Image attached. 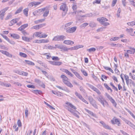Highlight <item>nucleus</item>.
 Masks as SVG:
<instances>
[{
    "label": "nucleus",
    "mask_w": 135,
    "mask_h": 135,
    "mask_svg": "<svg viewBox=\"0 0 135 135\" xmlns=\"http://www.w3.org/2000/svg\"><path fill=\"white\" fill-rule=\"evenodd\" d=\"M97 99L103 107H108L109 106L108 103L102 95H99L97 97Z\"/></svg>",
    "instance_id": "1"
},
{
    "label": "nucleus",
    "mask_w": 135,
    "mask_h": 135,
    "mask_svg": "<svg viewBox=\"0 0 135 135\" xmlns=\"http://www.w3.org/2000/svg\"><path fill=\"white\" fill-rule=\"evenodd\" d=\"M47 35L45 33H44L43 32L41 31L35 32L33 33V37H35L40 38H45L47 37Z\"/></svg>",
    "instance_id": "2"
},
{
    "label": "nucleus",
    "mask_w": 135,
    "mask_h": 135,
    "mask_svg": "<svg viewBox=\"0 0 135 135\" xmlns=\"http://www.w3.org/2000/svg\"><path fill=\"white\" fill-rule=\"evenodd\" d=\"M66 108L70 113L76 110V108L75 106L69 102H67L66 103Z\"/></svg>",
    "instance_id": "3"
},
{
    "label": "nucleus",
    "mask_w": 135,
    "mask_h": 135,
    "mask_svg": "<svg viewBox=\"0 0 135 135\" xmlns=\"http://www.w3.org/2000/svg\"><path fill=\"white\" fill-rule=\"evenodd\" d=\"M66 38V37L64 35H57L54 37L52 40L55 41H63Z\"/></svg>",
    "instance_id": "4"
},
{
    "label": "nucleus",
    "mask_w": 135,
    "mask_h": 135,
    "mask_svg": "<svg viewBox=\"0 0 135 135\" xmlns=\"http://www.w3.org/2000/svg\"><path fill=\"white\" fill-rule=\"evenodd\" d=\"M105 95L109 99L110 102L113 104V105L115 107L117 105V103L115 100L112 98L107 93H105Z\"/></svg>",
    "instance_id": "5"
},
{
    "label": "nucleus",
    "mask_w": 135,
    "mask_h": 135,
    "mask_svg": "<svg viewBox=\"0 0 135 135\" xmlns=\"http://www.w3.org/2000/svg\"><path fill=\"white\" fill-rule=\"evenodd\" d=\"M111 122L113 124H116L119 126H120L121 124L120 122L118 119L115 118V117H114L111 120Z\"/></svg>",
    "instance_id": "6"
},
{
    "label": "nucleus",
    "mask_w": 135,
    "mask_h": 135,
    "mask_svg": "<svg viewBox=\"0 0 135 135\" xmlns=\"http://www.w3.org/2000/svg\"><path fill=\"white\" fill-rule=\"evenodd\" d=\"M86 84L90 88L94 91H95L98 94H99V95L101 94V92L97 88H96L94 86H93L92 85H91V84H89L87 83Z\"/></svg>",
    "instance_id": "7"
},
{
    "label": "nucleus",
    "mask_w": 135,
    "mask_h": 135,
    "mask_svg": "<svg viewBox=\"0 0 135 135\" xmlns=\"http://www.w3.org/2000/svg\"><path fill=\"white\" fill-rule=\"evenodd\" d=\"M77 28V27L76 26L69 28L66 29V32L68 33H73L76 31Z\"/></svg>",
    "instance_id": "8"
},
{
    "label": "nucleus",
    "mask_w": 135,
    "mask_h": 135,
    "mask_svg": "<svg viewBox=\"0 0 135 135\" xmlns=\"http://www.w3.org/2000/svg\"><path fill=\"white\" fill-rule=\"evenodd\" d=\"M99 123H101L103 126V127L106 129H108L109 130H112L114 131V130L113 129L110 127L108 125L106 124L103 121H100Z\"/></svg>",
    "instance_id": "9"
},
{
    "label": "nucleus",
    "mask_w": 135,
    "mask_h": 135,
    "mask_svg": "<svg viewBox=\"0 0 135 135\" xmlns=\"http://www.w3.org/2000/svg\"><path fill=\"white\" fill-rule=\"evenodd\" d=\"M97 20L102 24L105 21H107L108 20L104 17H100L97 18Z\"/></svg>",
    "instance_id": "10"
},
{
    "label": "nucleus",
    "mask_w": 135,
    "mask_h": 135,
    "mask_svg": "<svg viewBox=\"0 0 135 135\" xmlns=\"http://www.w3.org/2000/svg\"><path fill=\"white\" fill-rule=\"evenodd\" d=\"M8 8V7H7L4 9H3L0 12V15L1 16V20H3V16L4 15V13L5 11L7 10Z\"/></svg>",
    "instance_id": "11"
},
{
    "label": "nucleus",
    "mask_w": 135,
    "mask_h": 135,
    "mask_svg": "<svg viewBox=\"0 0 135 135\" xmlns=\"http://www.w3.org/2000/svg\"><path fill=\"white\" fill-rule=\"evenodd\" d=\"M61 49V51H68L69 50H73L72 47L68 48L67 47L62 45Z\"/></svg>",
    "instance_id": "12"
},
{
    "label": "nucleus",
    "mask_w": 135,
    "mask_h": 135,
    "mask_svg": "<svg viewBox=\"0 0 135 135\" xmlns=\"http://www.w3.org/2000/svg\"><path fill=\"white\" fill-rule=\"evenodd\" d=\"M71 70L78 78L80 80H83V78L82 77L80 76L78 72L74 70L73 69H71Z\"/></svg>",
    "instance_id": "13"
},
{
    "label": "nucleus",
    "mask_w": 135,
    "mask_h": 135,
    "mask_svg": "<svg viewBox=\"0 0 135 135\" xmlns=\"http://www.w3.org/2000/svg\"><path fill=\"white\" fill-rule=\"evenodd\" d=\"M19 18H17L12 20L10 22L9 24V26H12L14 25L15 23L19 21Z\"/></svg>",
    "instance_id": "14"
},
{
    "label": "nucleus",
    "mask_w": 135,
    "mask_h": 135,
    "mask_svg": "<svg viewBox=\"0 0 135 135\" xmlns=\"http://www.w3.org/2000/svg\"><path fill=\"white\" fill-rule=\"evenodd\" d=\"M40 2H33L29 3L28 6L30 7H31L34 5H38L40 4Z\"/></svg>",
    "instance_id": "15"
},
{
    "label": "nucleus",
    "mask_w": 135,
    "mask_h": 135,
    "mask_svg": "<svg viewBox=\"0 0 135 135\" xmlns=\"http://www.w3.org/2000/svg\"><path fill=\"white\" fill-rule=\"evenodd\" d=\"M44 48L50 50H54L56 49V47L49 45H46L44 46Z\"/></svg>",
    "instance_id": "16"
},
{
    "label": "nucleus",
    "mask_w": 135,
    "mask_h": 135,
    "mask_svg": "<svg viewBox=\"0 0 135 135\" xmlns=\"http://www.w3.org/2000/svg\"><path fill=\"white\" fill-rule=\"evenodd\" d=\"M122 119L129 126L131 127L133 124L130 121L128 120L125 118L122 117Z\"/></svg>",
    "instance_id": "17"
},
{
    "label": "nucleus",
    "mask_w": 135,
    "mask_h": 135,
    "mask_svg": "<svg viewBox=\"0 0 135 135\" xmlns=\"http://www.w3.org/2000/svg\"><path fill=\"white\" fill-rule=\"evenodd\" d=\"M74 42L71 40H65L63 41V43L68 45H71L74 44Z\"/></svg>",
    "instance_id": "18"
},
{
    "label": "nucleus",
    "mask_w": 135,
    "mask_h": 135,
    "mask_svg": "<svg viewBox=\"0 0 135 135\" xmlns=\"http://www.w3.org/2000/svg\"><path fill=\"white\" fill-rule=\"evenodd\" d=\"M62 71L63 72H65L68 75H70L71 76L73 77V75L68 70L64 69H62Z\"/></svg>",
    "instance_id": "19"
},
{
    "label": "nucleus",
    "mask_w": 135,
    "mask_h": 135,
    "mask_svg": "<svg viewBox=\"0 0 135 135\" xmlns=\"http://www.w3.org/2000/svg\"><path fill=\"white\" fill-rule=\"evenodd\" d=\"M0 85L5 86L7 87H8L11 86V84L9 83H6L4 82H1Z\"/></svg>",
    "instance_id": "20"
},
{
    "label": "nucleus",
    "mask_w": 135,
    "mask_h": 135,
    "mask_svg": "<svg viewBox=\"0 0 135 135\" xmlns=\"http://www.w3.org/2000/svg\"><path fill=\"white\" fill-rule=\"evenodd\" d=\"M84 47L83 45H79L72 47V50H77L78 49L82 48Z\"/></svg>",
    "instance_id": "21"
},
{
    "label": "nucleus",
    "mask_w": 135,
    "mask_h": 135,
    "mask_svg": "<svg viewBox=\"0 0 135 135\" xmlns=\"http://www.w3.org/2000/svg\"><path fill=\"white\" fill-rule=\"evenodd\" d=\"M63 83L68 86L70 88L72 87L73 86L72 84L69 81H68V80L64 81Z\"/></svg>",
    "instance_id": "22"
},
{
    "label": "nucleus",
    "mask_w": 135,
    "mask_h": 135,
    "mask_svg": "<svg viewBox=\"0 0 135 135\" xmlns=\"http://www.w3.org/2000/svg\"><path fill=\"white\" fill-rule=\"evenodd\" d=\"M28 26V24L27 23L24 24L22 25L20 27L18 28V30L22 31L26 28Z\"/></svg>",
    "instance_id": "23"
},
{
    "label": "nucleus",
    "mask_w": 135,
    "mask_h": 135,
    "mask_svg": "<svg viewBox=\"0 0 135 135\" xmlns=\"http://www.w3.org/2000/svg\"><path fill=\"white\" fill-rule=\"evenodd\" d=\"M11 37L13 38L18 39L20 38V36L18 35L16 33L10 34Z\"/></svg>",
    "instance_id": "24"
},
{
    "label": "nucleus",
    "mask_w": 135,
    "mask_h": 135,
    "mask_svg": "<svg viewBox=\"0 0 135 135\" xmlns=\"http://www.w3.org/2000/svg\"><path fill=\"white\" fill-rule=\"evenodd\" d=\"M126 30L128 32L130 33V34L132 36H134V34L132 33L133 31V29L132 28H127Z\"/></svg>",
    "instance_id": "25"
},
{
    "label": "nucleus",
    "mask_w": 135,
    "mask_h": 135,
    "mask_svg": "<svg viewBox=\"0 0 135 135\" xmlns=\"http://www.w3.org/2000/svg\"><path fill=\"white\" fill-rule=\"evenodd\" d=\"M66 4H63L60 6V9L61 10H62L64 11H65L66 10Z\"/></svg>",
    "instance_id": "26"
},
{
    "label": "nucleus",
    "mask_w": 135,
    "mask_h": 135,
    "mask_svg": "<svg viewBox=\"0 0 135 135\" xmlns=\"http://www.w3.org/2000/svg\"><path fill=\"white\" fill-rule=\"evenodd\" d=\"M89 25L90 27L93 28L96 26L97 24L94 22H91L89 23Z\"/></svg>",
    "instance_id": "27"
},
{
    "label": "nucleus",
    "mask_w": 135,
    "mask_h": 135,
    "mask_svg": "<svg viewBox=\"0 0 135 135\" xmlns=\"http://www.w3.org/2000/svg\"><path fill=\"white\" fill-rule=\"evenodd\" d=\"M88 99L90 104L94 103V102H95L94 100L91 96L89 97Z\"/></svg>",
    "instance_id": "28"
},
{
    "label": "nucleus",
    "mask_w": 135,
    "mask_h": 135,
    "mask_svg": "<svg viewBox=\"0 0 135 135\" xmlns=\"http://www.w3.org/2000/svg\"><path fill=\"white\" fill-rule=\"evenodd\" d=\"M60 77L62 79L63 82L65 80H68V78L64 75H61L60 76Z\"/></svg>",
    "instance_id": "29"
},
{
    "label": "nucleus",
    "mask_w": 135,
    "mask_h": 135,
    "mask_svg": "<svg viewBox=\"0 0 135 135\" xmlns=\"http://www.w3.org/2000/svg\"><path fill=\"white\" fill-rule=\"evenodd\" d=\"M89 24L87 23H83L80 26V28H84L88 25Z\"/></svg>",
    "instance_id": "30"
},
{
    "label": "nucleus",
    "mask_w": 135,
    "mask_h": 135,
    "mask_svg": "<svg viewBox=\"0 0 135 135\" xmlns=\"http://www.w3.org/2000/svg\"><path fill=\"white\" fill-rule=\"evenodd\" d=\"M76 112H78V113H79V112L76 111V110H74L73 112H72L71 113L75 116L76 117L78 118H79V116L76 113Z\"/></svg>",
    "instance_id": "31"
},
{
    "label": "nucleus",
    "mask_w": 135,
    "mask_h": 135,
    "mask_svg": "<svg viewBox=\"0 0 135 135\" xmlns=\"http://www.w3.org/2000/svg\"><path fill=\"white\" fill-rule=\"evenodd\" d=\"M95 50L96 49L94 48H91L86 50V51L89 52H94Z\"/></svg>",
    "instance_id": "32"
},
{
    "label": "nucleus",
    "mask_w": 135,
    "mask_h": 135,
    "mask_svg": "<svg viewBox=\"0 0 135 135\" xmlns=\"http://www.w3.org/2000/svg\"><path fill=\"white\" fill-rule=\"evenodd\" d=\"M25 61L26 62V63L28 64L32 65H35L34 63L33 62L25 60Z\"/></svg>",
    "instance_id": "33"
},
{
    "label": "nucleus",
    "mask_w": 135,
    "mask_h": 135,
    "mask_svg": "<svg viewBox=\"0 0 135 135\" xmlns=\"http://www.w3.org/2000/svg\"><path fill=\"white\" fill-rule=\"evenodd\" d=\"M49 12V11L48 9H46L44 12L43 15L44 17H46L47 16Z\"/></svg>",
    "instance_id": "34"
},
{
    "label": "nucleus",
    "mask_w": 135,
    "mask_h": 135,
    "mask_svg": "<svg viewBox=\"0 0 135 135\" xmlns=\"http://www.w3.org/2000/svg\"><path fill=\"white\" fill-rule=\"evenodd\" d=\"M119 39V37H112V38H111L110 39V41H117Z\"/></svg>",
    "instance_id": "35"
},
{
    "label": "nucleus",
    "mask_w": 135,
    "mask_h": 135,
    "mask_svg": "<svg viewBox=\"0 0 135 135\" xmlns=\"http://www.w3.org/2000/svg\"><path fill=\"white\" fill-rule=\"evenodd\" d=\"M104 86L108 90H110L111 92H112L113 91L111 89V88L109 87L107 85V84L104 83Z\"/></svg>",
    "instance_id": "36"
},
{
    "label": "nucleus",
    "mask_w": 135,
    "mask_h": 135,
    "mask_svg": "<svg viewBox=\"0 0 135 135\" xmlns=\"http://www.w3.org/2000/svg\"><path fill=\"white\" fill-rule=\"evenodd\" d=\"M19 55L21 57L24 58L26 57H27V55L26 54L22 52H20Z\"/></svg>",
    "instance_id": "37"
},
{
    "label": "nucleus",
    "mask_w": 135,
    "mask_h": 135,
    "mask_svg": "<svg viewBox=\"0 0 135 135\" xmlns=\"http://www.w3.org/2000/svg\"><path fill=\"white\" fill-rule=\"evenodd\" d=\"M127 25L129 26H133L135 25V21L131 22H129L127 23Z\"/></svg>",
    "instance_id": "38"
},
{
    "label": "nucleus",
    "mask_w": 135,
    "mask_h": 135,
    "mask_svg": "<svg viewBox=\"0 0 135 135\" xmlns=\"http://www.w3.org/2000/svg\"><path fill=\"white\" fill-rule=\"evenodd\" d=\"M75 95L81 100L83 98L82 96L79 94L77 92H76L75 93Z\"/></svg>",
    "instance_id": "39"
},
{
    "label": "nucleus",
    "mask_w": 135,
    "mask_h": 135,
    "mask_svg": "<svg viewBox=\"0 0 135 135\" xmlns=\"http://www.w3.org/2000/svg\"><path fill=\"white\" fill-rule=\"evenodd\" d=\"M73 23V22H70L68 23H66L65 25V27H68L70 26Z\"/></svg>",
    "instance_id": "40"
},
{
    "label": "nucleus",
    "mask_w": 135,
    "mask_h": 135,
    "mask_svg": "<svg viewBox=\"0 0 135 135\" xmlns=\"http://www.w3.org/2000/svg\"><path fill=\"white\" fill-rule=\"evenodd\" d=\"M28 9L27 8H26L25 9H24V10L23 11V12L24 14L26 16H28Z\"/></svg>",
    "instance_id": "41"
},
{
    "label": "nucleus",
    "mask_w": 135,
    "mask_h": 135,
    "mask_svg": "<svg viewBox=\"0 0 135 135\" xmlns=\"http://www.w3.org/2000/svg\"><path fill=\"white\" fill-rule=\"evenodd\" d=\"M41 43H47L49 42V40L48 39H41Z\"/></svg>",
    "instance_id": "42"
},
{
    "label": "nucleus",
    "mask_w": 135,
    "mask_h": 135,
    "mask_svg": "<svg viewBox=\"0 0 135 135\" xmlns=\"http://www.w3.org/2000/svg\"><path fill=\"white\" fill-rule=\"evenodd\" d=\"M127 80V82L126 83V84L128 85L129 84H134V83L131 80L129 79Z\"/></svg>",
    "instance_id": "43"
},
{
    "label": "nucleus",
    "mask_w": 135,
    "mask_h": 135,
    "mask_svg": "<svg viewBox=\"0 0 135 135\" xmlns=\"http://www.w3.org/2000/svg\"><path fill=\"white\" fill-rule=\"evenodd\" d=\"M22 9V7H20L15 12V14H17L18 13L21 12Z\"/></svg>",
    "instance_id": "44"
},
{
    "label": "nucleus",
    "mask_w": 135,
    "mask_h": 135,
    "mask_svg": "<svg viewBox=\"0 0 135 135\" xmlns=\"http://www.w3.org/2000/svg\"><path fill=\"white\" fill-rule=\"evenodd\" d=\"M124 51H126V52L130 54H133L134 53V52L130 50H124Z\"/></svg>",
    "instance_id": "45"
},
{
    "label": "nucleus",
    "mask_w": 135,
    "mask_h": 135,
    "mask_svg": "<svg viewBox=\"0 0 135 135\" xmlns=\"http://www.w3.org/2000/svg\"><path fill=\"white\" fill-rule=\"evenodd\" d=\"M7 56L9 57H12V55L11 54L9 53L8 52L6 51L5 54Z\"/></svg>",
    "instance_id": "46"
},
{
    "label": "nucleus",
    "mask_w": 135,
    "mask_h": 135,
    "mask_svg": "<svg viewBox=\"0 0 135 135\" xmlns=\"http://www.w3.org/2000/svg\"><path fill=\"white\" fill-rule=\"evenodd\" d=\"M121 12V9L120 8H119L118 9V12L117 13V17L118 18L120 16V13Z\"/></svg>",
    "instance_id": "47"
},
{
    "label": "nucleus",
    "mask_w": 135,
    "mask_h": 135,
    "mask_svg": "<svg viewBox=\"0 0 135 135\" xmlns=\"http://www.w3.org/2000/svg\"><path fill=\"white\" fill-rule=\"evenodd\" d=\"M105 28V27H102L97 29V31L98 32L102 31H103V29Z\"/></svg>",
    "instance_id": "48"
},
{
    "label": "nucleus",
    "mask_w": 135,
    "mask_h": 135,
    "mask_svg": "<svg viewBox=\"0 0 135 135\" xmlns=\"http://www.w3.org/2000/svg\"><path fill=\"white\" fill-rule=\"evenodd\" d=\"M101 1V0H95L93 2V4H100Z\"/></svg>",
    "instance_id": "49"
},
{
    "label": "nucleus",
    "mask_w": 135,
    "mask_h": 135,
    "mask_svg": "<svg viewBox=\"0 0 135 135\" xmlns=\"http://www.w3.org/2000/svg\"><path fill=\"white\" fill-rule=\"evenodd\" d=\"M25 117H26L27 118L28 117V109L27 108H26L25 110Z\"/></svg>",
    "instance_id": "50"
},
{
    "label": "nucleus",
    "mask_w": 135,
    "mask_h": 135,
    "mask_svg": "<svg viewBox=\"0 0 135 135\" xmlns=\"http://www.w3.org/2000/svg\"><path fill=\"white\" fill-rule=\"evenodd\" d=\"M52 59L54 60H59V58L57 56H52L51 57Z\"/></svg>",
    "instance_id": "51"
},
{
    "label": "nucleus",
    "mask_w": 135,
    "mask_h": 135,
    "mask_svg": "<svg viewBox=\"0 0 135 135\" xmlns=\"http://www.w3.org/2000/svg\"><path fill=\"white\" fill-rule=\"evenodd\" d=\"M50 55V54L49 53L48 54H47V53L45 54V55L46 56L47 59L49 60H50L51 58V57Z\"/></svg>",
    "instance_id": "52"
},
{
    "label": "nucleus",
    "mask_w": 135,
    "mask_h": 135,
    "mask_svg": "<svg viewBox=\"0 0 135 135\" xmlns=\"http://www.w3.org/2000/svg\"><path fill=\"white\" fill-rule=\"evenodd\" d=\"M105 69L106 70H109L112 73H113L114 72L113 70L110 68L108 67H105Z\"/></svg>",
    "instance_id": "53"
},
{
    "label": "nucleus",
    "mask_w": 135,
    "mask_h": 135,
    "mask_svg": "<svg viewBox=\"0 0 135 135\" xmlns=\"http://www.w3.org/2000/svg\"><path fill=\"white\" fill-rule=\"evenodd\" d=\"M62 64V62H61L56 61H55V65L59 66Z\"/></svg>",
    "instance_id": "54"
},
{
    "label": "nucleus",
    "mask_w": 135,
    "mask_h": 135,
    "mask_svg": "<svg viewBox=\"0 0 135 135\" xmlns=\"http://www.w3.org/2000/svg\"><path fill=\"white\" fill-rule=\"evenodd\" d=\"M45 23H43L37 25L38 29L45 26Z\"/></svg>",
    "instance_id": "55"
},
{
    "label": "nucleus",
    "mask_w": 135,
    "mask_h": 135,
    "mask_svg": "<svg viewBox=\"0 0 135 135\" xmlns=\"http://www.w3.org/2000/svg\"><path fill=\"white\" fill-rule=\"evenodd\" d=\"M15 72L16 73H17L20 75H22V71H19L18 70H16L15 71Z\"/></svg>",
    "instance_id": "56"
},
{
    "label": "nucleus",
    "mask_w": 135,
    "mask_h": 135,
    "mask_svg": "<svg viewBox=\"0 0 135 135\" xmlns=\"http://www.w3.org/2000/svg\"><path fill=\"white\" fill-rule=\"evenodd\" d=\"M22 39L25 41H29L30 40V38L26 37H22Z\"/></svg>",
    "instance_id": "57"
},
{
    "label": "nucleus",
    "mask_w": 135,
    "mask_h": 135,
    "mask_svg": "<svg viewBox=\"0 0 135 135\" xmlns=\"http://www.w3.org/2000/svg\"><path fill=\"white\" fill-rule=\"evenodd\" d=\"M81 71L83 74L85 76H88V74L84 70H81Z\"/></svg>",
    "instance_id": "58"
},
{
    "label": "nucleus",
    "mask_w": 135,
    "mask_h": 135,
    "mask_svg": "<svg viewBox=\"0 0 135 135\" xmlns=\"http://www.w3.org/2000/svg\"><path fill=\"white\" fill-rule=\"evenodd\" d=\"M62 45L60 44H56L55 47H56V48H57L60 49H61Z\"/></svg>",
    "instance_id": "59"
},
{
    "label": "nucleus",
    "mask_w": 135,
    "mask_h": 135,
    "mask_svg": "<svg viewBox=\"0 0 135 135\" xmlns=\"http://www.w3.org/2000/svg\"><path fill=\"white\" fill-rule=\"evenodd\" d=\"M17 124L19 127H21L22 126V124L20 119H18L17 122Z\"/></svg>",
    "instance_id": "60"
},
{
    "label": "nucleus",
    "mask_w": 135,
    "mask_h": 135,
    "mask_svg": "<svg viewBox=\"0 0 135 135\" xmlns=\"http://www.w3.org/2000/svg\"><path fill=\"white\" fill-rule=\"evenodd\" d=\"M117 0H113L112 2V7H114L116 3H117Z\"/></svg>",
    "instance_id": "61"
},
{
    "label": "nucleus",
    "mask_w": 135,
    "mask_h": 135,
    "mask_svg": "<svg viewBox=\"0 0 135 135\" xmlns=\"http://www.w3.org/2000/svg\"><path fill=\"white\" fill-rule=\"evenodd\" d=\"M27 86L28 88H33L34 89L35 88L34 86L31 85H27Z\"/></svg>",
    "instance_id": "62"
},
{
    "label": "nucleus",
    "mask_w": 135,
    "mask_h": 135,
    "mask_svg": "<svg viewBox=\"0 0 135 135\" xmlns=\"http://www.w3.org/2000/svg\"><path fill=\"white\" fill-rule=\"evenodd\" d=\"M35 82L37 83L40 84L41 83V82L38 79H35Z\"/></svg>",
    "instance_id": "63"
},
{
    "label": "nucleus",
    "mask_w": 135,
    "mask_h": 135,
    "mask_svg": "<svg viewBox=\"0 0 135 135\" xmlns=\"http://www.w3.org/2000/svg\"><path fill=\"white\" fill-rule=\"evenodd\" d=\"M56 95H57L59 97H61L62 96V94L60 92L57 91L56 93Z\"/></svg>",
    "instance_id": "64"
}]
</instances>
